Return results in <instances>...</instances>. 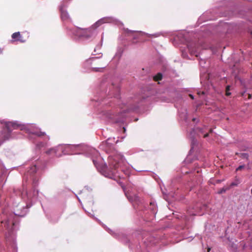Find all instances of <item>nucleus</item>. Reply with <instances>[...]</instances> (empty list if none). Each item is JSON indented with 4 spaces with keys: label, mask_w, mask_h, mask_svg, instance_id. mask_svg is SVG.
<instances>
[{
    "label": "nucleus",
    "mask_w": 252,
    "mask_h": 252,
    "mask_svg": "<svg viewBox=\"0 0 252 252\" xmlns=\"http://www.w3.org/2000/svg\"><path fill=\"white\" fill-rule=\"evenodd\" d=\"M45 167V163L41 159L35 160L33 165L24 175L23 180L27 181L28 180L32 181L33 186L34 187L37 183L40 170ZM22 197L28 201H33L36 199L38 191L34 188L32 191H27L23 185V189L20 191Z\"/></svg>",
    "instance_id": "obj_1"
},
{
    "label": "nucleus",
    "mask_w": 252,
    "mask_h": 252,
    "mask_svg": "<svg viewBox=\"0 0 252 252\" xmlns=\"http://www.w3.org/2000/svg\"><path fill=\"white\" fill-rule=\"evenodd\" d=\"M28 205L25 206L23 204L14 205L13 213H3L1 216V228L6 237L11 236L15 229L17 223V217H24L27 213Z\"/></svg>",
    "instance_id": "obj_2"
},
{
    "label": "nucleus",
    "mask_w": 252,
    "mask_h": 252,
    "mask_svg": "<svg viewBox=\"0 0 252 252\" xmlns=\"http://www.w3.org/2000/svg\"><path fill=\"white\" fill-rule=\"evenodd\" d=\"M114 21V18L112 17H105L102 18L96 21L94 25L88 29H81L73 28L70 31V33L76 39L89 40L96 34L95 29L104 23H112Z\"/></svg>",
    "instance_id": "obj_3"
},
{
    "label": "nucleus",
    "mask_w": 252,
    "mask_h": 252,
    "mask_svg": "<svg viewBox=\"0 0 252 252\" xmlns=\"http://www.w3.org/2000/svg\"><path fill=\"white\" fill-rule=\"evenodd\" d=\"M125 160L124 157L120 153L110 156L108 158V161L111 170H108L107 164L105 163L101 168L102 174L105 177L111 179H115L116 177H120L118 169L120 167L121 170L124 171L121 164V163H124Z\"/></svg>",
    "instance_id": "obj_4"
},
{
    "label": "nucleus",
    "mask_w": 252,
    "mask_h": 252,
    "mask_svg": "<svg viewBox=\"0 0 252 252\" xmlns=\"http://www.w3.org/2000/svg\"><path fill=\"white\" fill-rule=\"evenodd\" d=\"M125 104L120 106L119 107H113L111 109L103 111V115L106 119L111 121L113 123H123L126 117V113L130 110H135L136 107L128 108Z\"/></svg>",
    "instance_id": "obj_5"
},
{
    "label": "nucleus",
    "mask_w": 252,
    "mask_h": 252,
    "mask_svg": "<svg viewBox=\"0 0 252 252\" xmlns=\"http://www.w3.org/2000/svg\"><path fill=\"white\" fill-rule=\"evenodd\" d=\"M77 147L75 145H66L63 146L60 145L58 147L50 149L46 152L47 154H54L56 157H60L61 156V154L58 153V152H61L63 154H66L67 153L66 149H75Z\"/></svg>",
    "instance_id": "obj_6"
},
{
    "label": "nucleus",
    "mask_w": 252,
    "mask_h": 252,
    "mask_svg": "<svg viewBox=\"0 0 252 252\" xmlns=\"http://www.w3.org/2000/svg\"><path fill=\"white\" fill-rule=\"evenodd\" d=\"M188 49L191 55L198 57V47L197 44L194 42H189L187 44Z\"/></svg>",
    "instance_id": "obj_7"
},
{
    "label": "nucleus",
    "mask_w": 252,
    "mask_h": 252,
    "mask_svg": "<svg viewBox=\"0 0 252 252\" xmlns=\"http://www.w3.org/2000/svg\"><path fill=\"white\" fill-rule=\"evenodd\" d=\"M64 6L62 4L60 7L61 18L63 21H70L69 15L68 12L64 9Z\"/></svg>",
    "instance_id": "obj_8"
},
{
    "label": "nucleus",
    "mask_w": 252,
    "mask_h": 252,
    "mask_svg": "<svg viewBox=\"0 0 252 252\" xmlns=\"http://www.w3.org/2000/svg\"><path fill=\"white\" fill-rule=\"evenodd\" d=\"M12 38L16 41H19L21 42H24L25 40L22 39V36L20 32H15L12 34Z\"/></svg>",
    "instance_id": "obj_9"
},
{
    "label": "nucleus",
    "mask_w": 252,
    "mask_h": 252,
    "mask_svg": "<svg viewBox=\"0 0 252 252\" xmlns=\"http://www.w3.org/2000/svg\"><path fill=\"white\" fill-rule=\"evenodd\" d=\"M149 208L154 215H155L157 213V207L154 202L150 203Z\"/></svg>",
    "instance_id": "obj_10"
},
{
    "label": "nucleus",
    "mask_w": 252,
    "mask_h": 252,
    "mask_svg": "<svg viewBox=\"0 0 252 252\" xmlns=\"http://www.w3.org/2000/svg\"><path fill=\"white\" fill-rule=\"evenodd\" d=\"M236 155H237L241 158H242L243 159H246L249 161V155L248 154L245 153H237Z\"/></svg>",
    "instance_id": "obj_11"
},
{
    "label": "nucleus",
    "mask_w": 252,
    "mask_h": 252,
    "mask_svg": "<svg viewBox=\"0 0 252 252\" xmlns=\"http://www.w3.org/2000/svg\"><path fill=\"white\" fill-rule=\"evenodd\" d=\"M162 75L160 73H158L157 75L154 77V79L155 81H157L160 80L162 79Z\"/></svg>",
    "instance_id": "obj_12"
},
{
    "label": "nucleus",
    "mask_w": 252,
    "mask_h": 252,
    "mask_svg": "<svg viewBox=\"0 0 252 252\" xmlns=\"http://www.w3.org/2000/svg\"><path fill=\"white\" fill-rule=\"evenodd\" d=\"M230 90L231 86L230 85H227L225 89V95L226 96H229L231 94V93L230 92Z\"/></svg>",
    "instance_id": "obj_13"
},
{
    "label": "nucleus",
    "mask_w": 252,
    "mask_h": 252,
    "mask_svg": "<svg viewBox=\"0 0 252 252\" xmlns=\"http://www.w3.org/2000/svg\"><path fill=\"white\" fill-rule=\"evenodd\" d=\"M240 183V181L238 179L236 180V181L234 182L231 183L230 184V186L233 187V186H237Z\"/></svg>",
    "instance_id": "obj_14"
},
{
    "label": "nucleus",
    "mask_w": 252,
    "mask_h": 252,
    "mask_svg": "<svg viewBox=\"0 0 252 252\" xmlns=\"http://www.w3.org/2000/svg\"><path fill=\"white\" fill-rule=\"evenodd\" d=\"M103 67H94L92 68V70L94 71H101Z\"/></svg>",
    "instance_id": "obj_15"
},
{
    "label": "nucleus",
    "mask_w": 252,
    "mask_h": 252,
    "mask_svg": "<svg viewBox=\"0 0 252 252\" xmlns=\"http://www.w3.org/2000/svg\"><path fill=\"white\" fill-rule=\"evenodd\" d=\"M206 128V126H204V127L203 128H197V130H198V131H199L200 132H201V133L203 134L205 132V130L204 129Z\"/></svg>",
    "instance_id": "obj_16"
},
{
    "label": "nucleus",
    "mask_w": 252,
    "mask_h": 252,
    "mask_svg": "<svg viewBox=\"0 0 252 252\" xmlns=\"http://www.w3.org/2000/svg\"><path fill=\"white\" fill-rule=\"evenodd\" d=\"M245 167V165H240L239 166H238L236 169V171H240L241 170H242V169H243Z\"/></svg>",
    "instance_id": "obj_17"
},
{
    "label": "nucleus",
    "mask_w": 252,
    "mask_h": 252,
    "mask_svg": "<svg viewBox=\"0 0 252 252\" xmlns=\"http://www.w3.org/2000/svg\"><path fill=\"white\" fill-rule=\"evenodd\" d=\"M159 99L161 101H167V99L164 96H161L159 97Z\"/></svg>",
    "instance_id": "obj_18"
},
{
    "label": "nucleus",
    "mask_w": 252,
    "mask_h": 252,
    "mask_svg": "<svg viewBox=\"0 0 252 252\" xmlns=\"http://www.w3.org/2000/svg\"><path fill=\"white\" fill-rule=\"evenodd\" d=\"M45 146V144L43 142H40L37 144V147L40 148Z\"/></svg>",
    "instance_id": "obj_19"
},
{
    "label": "nucleus",
    "mask_w": 252,
    "mask_h": 252,
    "mask_svg": "<svg viewBox=\"0 0 252 252\" xmlns=\"http://www.w3.org/2000/svg\"><path fill=\"white\" fill-rule=\"evenodd\" d=\"M90 151H91L92 154H97V151L96 150H95V149H90Z\"/></svg>",
    "instance_id": "obj_20"
},
{
    "label": "nucleus",
    "mask_w": 252,
    "mask_h": 252,
    "mask_svg": "<svg viewBox=\"0 0 252 252\" xmlns=\"http://www.w3.org/2000/svg\"><path fill=\"white\" fill-rule=\"evenodd\" d=\"M108 232L111 234V235H113L114 237L116 236V234L113 233L112 230L108 228V230H107Z\"/></svg>",
    "instance_id": "obj_21"
},
{
    "label": "nucleus",
    "mask_w": 252,
    "mask_h": 252,
    "mask_svg": "<svg viewBox=\"0 0 252 252\" xmlns=\"http://www.w3.org/2000/svg\"><path fill=\"white\" fill-rule=\"evenodd\" d=\"M150 36H151L152 37H158V36H159V33H155L154 34H150L149 35Z\"/></svg>",
    "instance_id": "obj_22"
},
{
    "label": "nucleus",
    "mask_w": 252,
    "mask_h": 252,
    "mask_svg": "<svg viewBox=\"0 0 252 252\" xmlns=\"http://www.w3.org/2000/svg\"><path fill=\"white\" fill-rule=\"evenodd\" d=\"M197 94L199 95H204L205 94V92H203V91H199V92H198L197 93Z\"/></svg>",
    "instance_id": "obj_23"
},
{
    "label": "nucleus",
    "mask_w": 252,
    "mask_h": 252,
    "mask_svg": "<svg viewBox=\"0 0 252 252\" xmlns=\"http://www.w3.org/2000/svg\"><path fill=\"white\" fill-rule=\"evenodd\" d=\"M94 59H95V58H93L92 59H90L89 60H87L86 63L89 64L92 60H94Z\"/></svg>",
    "instance_id": "obj_24"
},
{
    "label": "nucleus",
    "mask_w": 252,
    "mask_h": 252,
    "mask_svg": "<svg viewBox=\"0 0 252 252\" xmlns=\"http://www.w3.org/2000/svg\"><path fill=\"white\" fill-rule=\"evenodd\" d=\"M93 162H94V165L95 166V167H97V168H98V166H97V163H96V161H95L94 159H93Z\"/></svg>",
    "instance_id": "obj_25"
},
{
    "label": "nucleus",
    "mask_w": 252,
    "mask_h": 252,
    "mask_svg": "<svg viewBox=\"0 0 252 252\" xmlns=\"http://www.w3.org/2000/svg\"><path fill=\"white\" fill-rule=\"evenodd\" d=\"M225 191V189H222L221 190H220L219 192V193H223V192H224Z\"/></svg>",
    "instance_id": "obj_26"
},
{
    "label": "nucleus",
    "mask_w": 252,
    "mask_h": 252,
    "mask_svg": "<svg viewBox=\"0 0 252 252\" xmlns=\"http://www.w3.org/2000/svg\"><path fill=\"white\" fill-rule=\"evenodd\" d=\"M128 32L129 33H131V34L134 33H135V32H137L136 31H128Z\"/></svg>",
    "instance_id": "obj_27"
},
{
    "label": "nucleus",
    "mask_w": 252,
    "mask_h": 252,
    "mask_svg": "<svg viewBox=\"0 0 252 252\" xmlns=\"http://www.w3.org/2000/svg\"><path fill=\"white\" fill-rule=\"evenodd\" d=\"M246 93V91H244L241 93V95L243 97H244L245 94Z\"/></svg>",
    "instance_id": "obj_28"
},
{
    "label": "nucleus",
    "mask_w": 252,
    "mask_h": 252,
    "mask_svg": "<svg viewBox=\"0 0 252 252\" xmlns=\"http://www.w3.org/2000/svg\"><path fill=\"white\" fill-rule=\"evenodd\" d=\"M208 136V133H206L204 134V138L207 137Z\"/></svg>",
    "instance_id": "obj_29"
},
{
    "label": "nucleus",
    "mask_w": 252,
    "mask_h": 252,
    "mask_svg": "<svg viewBox=\"0 0 252 252\" xmlns=\"http://www.w3.org/2000/svg\"><path fill=\"white\" fill-rule=\"evenodd\" d=\"M195 141H194V140H192V148H193V144L195 143Z\"/></svg>",
    "instance_id": "obj_30"
},
{
    "label": "nucleus",
    "mask_w": 252,
    "mask_h": 252,
    "mask_svg": "<svg viewBox=\"0 0 252 252\" xmlns=\"http://www.w3.org/2000/svg\"><path fill=\"white\" fill-rule=\"evenodd\" d=\"M189 96L192 98V99H194V96L192 94H189Z\"/></svg>",
    "instance_id": "obj_31"
},
{
    "label": "nucleus",
    "mask_w": 252,
    "mask_h": 252,
    "mask_svg": "<svg viewBox=\"0 0 252 252\" xmlns=\"http://www.w3.org/2000/svg\"><path fill=\"white\" fill-rule=\"evenodd\" d=\"M251 97H252V95L251 94H249V97H248V98L249 99H251Z\"/></svg>",
    "instance_id": "obj_32"
},
{
    "label": "nucleus",
    "mask_w": 252,
    "mask_h": 252,
    "mask_svg": "<svg viewBox=\"0 0 252 252\" xmlns=\"http://www.w3.org/2000/svg\"><path fill=\"white\" fill-rule=\"evenodd\" d=\"M118 96H119V94H116V95H115V97H117V98H118Z\"/></svg>",
    "instance_id": "obj_33"
},
{
    "label": "nucleus",
    "mask_w": 252,
    "mask_h": 252,
    "mask_svg": "<svg viewBox=\"0 0 252 252\" xmlns=\"http://www.w3.org/2000/svg\"><path fill=\"white\" fill-rule=\"evenodd\" d=\"M102 101H104V104H107V102H106L105 100H102Z\"/></svg>",
    "instance_id": "obj_34"
},
{
    "label": "nucleus",
    "mask_w": 252,
    "mask_h": 252,
    "mask_svg": "<svg viewBox=\"0 0 252 252\" xmlns=\"http://www.w3.org/2000/svg\"><path fill=\"white\" fill-rule=\"evenodd\" d=\"M47 140H48L49 139V137L48 136L47 137Z\"/></svg>",
    "instance_id": "obj_35"
},
{
    "label": "nucleus",
    "mask_w": 252,
    "mask_h": 252,
    "mask_svg": "<svg viewBox=\"0 0 252 252\" xmlns=\"http://www.w3.org/2000/svg\"><path fill=\"white\" fill-rule=\"evenodd\" d=\"M199 172H200V170H198L197 171V173H199Z\"/></svg>",
    "instance_id": "obj_36"
},
{
    "label": "nucleus",
    "mask_w": 252,
    "mask_h": 252,
    "mask_svg": "<svg viewBox=\"0 0 252 252\" xmlns=\"http://www.w3.org/2000/svg\"><path fill=\"white\" fill-rule=\"evenodd\" d=\"M250 164V161H248V165H249Z\"/></svg>",
    "instance_id": "obj_37"
},
{
    "label": "nucleus",
    "mask_w": 252,
    "mask_h": 252,
    "mask_svg": "<svg viewBox=\"0 0 252 252\" xmlns=\"http://www.w3.org/2000/svg\"><path fill=\"white\" fill-rule=\"evenodd\" d=\"M210 251V248H208V252H209Z\"/></svg>",
    "instance_id": "obj_38"
},
{
    "label": "nucleus",
    "mask_w": 252,
    "mask_h": 252,
    "mask_svg": "<svg viewBox=\"0 0 252 252\" xmlns=\"http://www.w3.org/2000/svg\"><path fill=\"white\" fill-rule=\"evenodd\" d=\"M2 52V51L1 50V49H0V53H1Z\"/></svg>",
    "instance_id": "obj_39"
},
{
    "label": "nucleus",
    "mask_w": 252,
    "mask_h": 252,
    "mask_svg": "<svg viewBox=\"0 0 252 252\" xmlns=\"http://www.w3.org/2000/svg\"><path fill=\"white\" fill-rule=\"evenodd\" d=\"M251 193L252 194V189H251Z\"/></svg>",
    "instance_id": "obj_40"
},
{
    "label": "nucleus",
    "mask_w": 252,
    "mask_h": 252,
    "mask_svg": "<svg viewBox=\"0 0 252 252\" xmlns=\"http://www.w3.org/2000/svg\"><path fill=\"white\" fill-rule=\"evenodd\" d=\"M147 35H148L149 36H150L149 35L150 34H148V33H147Z\"/></svg>",
    "instance_id": "obj_41"
}]
</instances>
